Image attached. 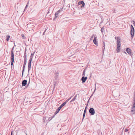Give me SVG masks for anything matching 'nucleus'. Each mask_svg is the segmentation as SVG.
<instances>
[{"label": "nucleus", "instance_id": "nucleus-1", "mask_svg": "<svg viewBox=\"0 0 135 135\" xmlns=\"http://www.w3.org/2000/svg\"><path fill=\"white\" fill-rule=\"evenodd\" d=\"M116 40H117V47L116 50L117 52H119L120 51V47L121 46L120 41L121 39L119 37H115Z\"/></svg>", "mask_w": 135, "mask_h": 135}, {"label": "nucleus", "instance_id": "nucleus-2", "mask_svg": "<svg viewBox=\"0 0 135 135\" xmlns=\"http://www.w3.org/2000/svg\"><path fill=\"white\" fill-rule=\"evenodd\" d=\"M59 75V73L58 72H57L55 74L54 77L55 79V80L54 81L53 84H57V79L58 78Z\"/></svg>", "mask_w": 135, "mask_h": 135}, {"label": "nucleus", "instance_id": "nucleus-3", "mask_svg": "<svg viewBox=\"0 0 135 135\" xmlns=\"http://www.w3.org/2000/svg\"><path fill=\"white\" fill-rule=\"evenodd\" d=\"M65 104H66V102H64L63 103H62L61 105L56 110V111L55 112V114H57V113L59 112V111L61 109V108L63 106H64Z\"/></svg>", "mask_w": 135, "mask_h": 135}, {"label": "nucleus", "instance_id": "nucleus-4", "mask_svg": "<svg viewBox=\"0 0 135 135\" xmlns=\"http://www.w3.org/2000/svg\"><path fill=\"white\" fill-rule=\"evenodd\" d=\"M131 112L133 114L135 113V99L133 101V103L131 108Z\"/></svg>", "mask_w": 135, "mask_h": 135}, {"label": "nucleus", "instance_id": "nucleus-5", "mask_svg": "<svg viewBox=\"0 0 135 135\" xmlns=\"http://www.w3.org/2000/svg\"><path fill=\"white\" fill-rule=\"evenodd\" d=\"M134 30L133 26L132 25H131L130 33L132 37L134 35Z\"/></svg>", "mask_w": 135, "mask_h": 135}, {"label": "nucleus", "instance_id": "nucleus-6", "mask_svg": "<svg viewBox=\"0 0 135 135\" xmlns=\"http://www.w3.org/2000/svg\"><path fill=\"white\" fill-rule=\"evenodd\" d=\"M89 112L91 115H94L95 113V111L93 108H91L89 109Z\"/></svg>", "mask_w": 135, "mask_h": 135}, {"label": "nucleus", "instance_id": "nucleus-7", "mask_svg": "<svg viewBox=\"0 0 135 135\" xmlns=\"http://www.w3.org/2000/svg\"><path fill=\"white\" fill-rule=\"evenodd\" d=\"M89 99L88 100V102H87V105H86V107H85V109H84V113H83V115L82 121L84 119V118L85 117V116L86 110V108H87V106H88V103L89 102Z\"/></svg>", "mask_w": 135, "mask_h": 135}, {"label": "nucleus", "instance_id": "nucleus-8", "mask_svg": "<svg viewBox=\"0 0 135 135\" xmlns=\"http://www.w3.org/2000/svg\"><path fill=\"white\" fill-rule=\"evenodd\" d=\"M78 4L79 5H80V6L81 7H83L85 5V3L84 2L82 1L79 2Z\"/></svg>", "mask_w": 135, "mask_h": 135}, {"label": "nucleus", "instance_id": "nucleus-9", "mask_svg": "<svg viewBox=\"0 0 135 135\" xmlns=\"http://www.w3.org/2000/svg\"><path fill=\"white\" fill-rule=\"evenodd\" d=\"M126 51L128 53V54L130 55H132V53L131 52V50L129 48H127L126 49Z\"/></svg>", "mask_w": 135, "mask_h": 135}, {"label": "nucleus", "instance_id": "nucleus-10", "mask_svg": "<svg viewBox=\"0 0 135 135\" xmlns=\"http://www.w3.org/2000/svg\"><path fill=\"white\" fill-rule=\"evenodd\" d=\"M31 61H32L29 60V61H28V72L30 70V69H31Z\"/></svg>", "mask_w": 135, "mask_h": 135}, {"label": "nucleus", "instance_id": "nucleus-11", "mask_svg": "<svg viewBox=\"0 0 135 135\" xmlns=\"http://www.w3.org/2000/svg\"><path fill=\"white\" fill-rule=\"evenodd\" d=\"M87 79V76H82L81 79V80L82 81V83H83L84 82H85Z\"/></svg>", "mask_w": 135, "mask_h": 135}, {"label": "nucleus", "instance_id": "nucleus-12", "mask_svg": "<svg viewBox=\"0 0 135 135\" xmlns=\"http://www.w3.org/2000/svg\"><path fill=\"white\" fill-rule=\"evenodd\" d=\"M29 85H19L18 86L20 85V86L22 89H25L26 88L28 87Z\"/></svg>", "mask_w": 135, "mask_h": 135}, {"label": "nucleus", "instance_id": "nucleus-13", "mask_svg": "<svg viewBox=\"0 0 135 135\" xmlns=\"http://www.w3.org/2000/svg\"><path fill=\"white\" fill-rule=\"evenodd\" d=\"M33 26V25H32V23H30L27 24V27L28 28H30Z\"/></svg>", "mask_w": 135, "mask_h": 135}, {"label": "nucleus", "instance_id": "nucleus-14", "mask_svg": "<svg viewBox=\"0 0 135 135\" xmlns=\"http://www.w3.org/2000/svg\"><path fill=\"white\" fill-rule=\"evenodd\" d=\"M35 52H34L33 53L31 54V56H30V59H29V60H30L31 61L32 60V58H33V56H34V54Z\"/></svg>", "mask_w": 135, "mask_h": 135}, {"label": "nucleus", "instance_id": "nucleus-15", "mask_svg": "<svg viewBox=\"0 0 135 135\" xmlns=\"http://www.w3.org/2000/svg\"><path fill=\"white\" fill-rule=\"evenodd\" d=\"M13 49L14 47H13L12 49V50L11 51V56H14V54L13 53Z\"/></svg>", "mask_w": 135, "mask_h": 135}, {"label": "nucleus", "instance_id": "nucleus-16", "mask_svg": "<svg viewBox=\"0 0 135 135\" xmlns=\"http://www.w3.org/2000/svg\"><path fill=\"white\" fill-rule=\"evenodd\" d=\"M24 60H27V54L26 49L25 50V51Z\"/></svg>", "mask_w": 135, "mask_h": 135}, {"label": "nucleus", "instance_id": "nucleus-17", "mask_svg": "<svg viewBox=\"0 0 135 135\" xmlns=\"http://www.w3.org/2000/svg\"><path fill=\"white\" fill-rule=\"evenodd\" d=\"M27 81L26 80H23L22 82V84H27Z\"/></svg>", "mask_w": 135, "mask_h": 135}, {"label": "nucleus", "instance_id": "nucleus-18", "mask_svg": "<svg viewBox=\"0 0 135 135\" xmlns=\"http://www.w3.org/2000/svg\"><path fill=\"white\" fill-rule=\"evenodd\" d=\"M93 42L94 44L96 45L97 44V38L95 37H94V38Z\"/></svg>", "mask_w": 135, "mask_h": 135}, {"label": "nucleus", "instance_id": "nucleus-19", "mask_svg": "<svg viewBox=\"0 0 135 135\" xmlns=\"http://www.w3.org/2000/svg\"><path fill=\"white\" fill-rule=\"evenodd\" d=\"M59 13L57 12H56L55 14V17L54 18V20L55 19V18H57V17L58 14Z\"/></svg>", "mask_w": 135, "mask_h": 135}, {"label": "nucleus", "instance_id": "nucleus-20", "mask_svg": "<svg viewBox=\"0 0 135 135\" xmlns=\"http://www.w3.org/2000/svg\"><path fill=\"white\" fill-rule=\"evenodd\" d=\"M10 37V36L9 35H8L6 36V40L7 41H9Z\"/></svg>", "mask_w": 135, "mask_h": 135}, {"label": "nucleus", "instance_id": "nucleus-21", "mask_svg": "<svg viewBox=\"0 0 135 135\" xmlns=\"http://www.w3.org/2000/svg\"><path fill=\"white\" fill-rule=\"evenodd\" d=\"M86 69V68H85L83 72L82 75L83 76H85V70Z\"/></svg>", "mask_w": 135, "mask_h": 135}, {"label": "nucleus", "instance_id": "nucleus-22", "mask_svg": "<svg viewBox=\"0 0 135 135\" xmlns=\"http://www.w3.org/2000/svg\"><path fill=\"white\" fill-rule=\"evenodd\" d=\"M26 65H24V64L23 65V68L22 71V75L23 74V72L24 71Z\"/></svg>", "mask_w": 135, "mask_h": 135}, {"label": "nucleus", "instance_id": "nucleus-23", "mask_svg": "<svg viewBox=\"0 0 135 135\" xmlns=\"http://www.w3.org/2000/svg\"><path fill=\"white\" fill-rule=\"evenodd\" d=\"M73 96H72L70 97L69 98H68V99L66 100L65 102H66V103L68 102L72 98Z\"/></svg>", "mask_w": 135, "mask_h": 135}, {"label": "nucleus", "instance_id": "nucleus-24", "mask_svg": "<svg viewBox=\"0 0 135 135\" xmlns=\"http://www.w3.org/2000/svg\"><path fill=\"white\" fill-rule=\"evenodd\" d=\"M76 96H75L74 98H73L72 100L70 101V102H72L73 101H74L75 100V99H76Z\"/></svg>", "mask_w": 135, "mask_h": 135}, {"label": "nucleus", "instance_id": "nucleus-25", "mask_svg": "<svg viewBox=\"0 0 135 135\" xmlns=\"http://www.w3.org/2000/svg\"><path fill=\"white\" fill-rule=\"evenodd\" d=\"M11 61H14V56L11 57Z\"/></svg>", "mask_w": 135, "mask_h": 135}, {"label": "nucleus", "instance_id": "nucleus-26", "mask_svg": "<svg viewBox=\"0 0 135 135\" xmlns=\"http://www.w3.org/2000/svg\"><path fill=\"white\" fill-rule=\"evenodd\" d=\"M103 44L104 45L103 47H104V48L103 49V54L104 53V49H105V42H103Z\"/></svg>", "mask_w": 135, "mask_h": 135}, {"label": "nucleus", "instance_id": "nucleus-27", "mask_svg": "<svg viewBox=\"0 0 135 135\" xmlns=\"http://www.w3.org/2000/svg\"><path fill=\"white\" fill-rule=\"evenodd\" d=\"M104 30V27H102L101 28V31L102 33H103V32Z\"/></svg>", "mask_w": 135, "mask_h": 135}, {"label": "nucleus", "instance_id": "nucleus-28", "mask_svg": "<svg viewBox=\"0 0 135 135\" xmlns=\"http://www.w3.org/2000/svg\"><path fill=\"white\" fill-rule=\"evenodd\" d=\"M27 63V60H24V65H26Z\"/></svg>", "mask_w": 135, "mask_h": 135}, {"label": "nucleus", "instance_id": "nucleus-29", "mask_svg": "<svg viewBox=\"0 0 135 135\" xmlns=\"http://www.w3.org/2000/svg\"><path fill=\"white\" fill-rule=\"evenodd\" d=\"M28 3H27V5H26V7H25V9L24 11L27 8V7H28Z\"/></svg>", "mask_w": 135, "mask_h": 135}, {"label": "nucleus", "instance_id": "nucleus-30", "mask_svg": "<svg viewBox=\"0 0 135 135\" xmlns=\"http://www.w3.org/2000/svg\"><path fill=\"white\" fill-rule=\"evenodd\" d=\"M11 61V66H12V65L13 64V62H14V61Z\"/></svg>", "mask_w": 135, "mask_h": 135}, {"label": "nucleus", "instance_id": "nucleus-31", "mask_svg": "<svg viewBox=\"0 0 135 135\" xmlns=\"http://www.w3.org/2000/svg\"><path fill=\"white\" fill-rule=\"evenodd\" d=\"M62 11V10H59L57 11V12L59 13L60 12H61Z\"/></svg>", "mask_w": 135, "mask_h": 135}, {"label": "nucleus", "instance_id": "nucleus-32", "mask_svg": "<svg viewBox=\"0 0 135 135\" xmlns=\"http://www.w3.org/2000/svg\"><path fill=\"white\" fill-rule=\"evenodd\" d=\"M52 117H50L49 119H48V120L49 121H50V120H51L52 119Z\"/></svg>", "mask_w": 135, "mask_h": 135}, {"label": "nucleus", "instance_id": "nucleus-33", "mask_svg": "<svg viewBox=\"0 0 135 135\" xmlns=\"http://www.w3.org/2000/svg\"><path fill=\"white\" fill-rule=\"evenodd\" d=\"M128 130L126 128L125 130V132H127L128 131Z\"/></svg>", "mask_w": 135, "mask_h": 135}, {"label": "nucleus", "instance_id": "nucleus-34", "mask_svg": "<svg viewBox=\"0 0 135 135\" xmlns=\"http://www.w3.org/2000/svg\"><path fill=\"white\" fill-rule=\"evenodd\" d=\"M94 35H93L91 36V38L90 39V40H92L93 38Z\"/></svg>", "mask_w": 135, "mask_h": 135}, {"label": "nucleus", "instance_id": "nucleus-35", "mask_svg": "<svg viewBox=\"0 0 135 135\" xmlns=\"http://www.w3.org/2000/svg\"><path fill=\"white\" fill-rule=\"evenodd\" d=\"M46 30H47V29H46L43 32V35H44V33H45V32L46 31Z\"/></svg>", "mask_w": 135, "mask_h": 135}, {"label": "nucleus", "instance_id": "nucleus-36", "mask_svg": "<svg viewBox=\"0 0 135 135\" xmlns=\"http://www.w3.org/2000/svg\"><path fill=\"white\" fill-rule=\"evenodd\" d=\"M46 117H44L43 118V119H44V120L45 121V119H46ZM45 121H44V122Z\"/></svg>", "mask_w": 135, "mask_h": 135}, {"label": "nucleus", "instance_id": "nucleus-37", "mask_svg": "<svg viewBox=\"0 0 135 135\" xmlns=\"http://www.w3.org/2000/svg\"><path fill=\"white\" fill-rule=\"evenodd\" d=\"M133 22H134L133 24L134 25V26H135V22L133 21Z\"/></svg>", "mask_w": 135, "mask_h": 135}, {"label": "nucleus", "instance_id": "nucleus-38", "mask_svg": "<svg viewBox=\"0 0 135 135\" xmlns=\"http://www.w3.org/2000/svg\"><path fill=\"white\" fill-rule=\"evenodd\" d=\"M48 10H49V11H48V12H47V14H48L49 13V12L50 10H49V9H48Z\"/></svg>", "mask_w": 135, "mask_h": 135}, {"label": "nucleus", "instance_id": "nucleus-39", "mask_svg": "<svg viewBox=\"0 0 135 135\" xmlns=\"http://www.w3.org/2000/svg\"><path fill=\"white\" fill-rule=\"evenodd\" d=\"M30 80L28 82L27 84H30Z\"/></svg>", "mask_w": 135, "mask_h": 135}, {"label": "nucleus", "instance_id": "nucleus-40", "mask_svg": "<svg viewBox=\"0 0 135 135\" xmlns=\"http://www.w3.org/2000/svg\"><path fill=\"white\" fill-rule=\"evenodd\" d=\"M11 135H12V131Z\"/></svg>", "mask_w": 135, "mask_h": 135}, {"label": "nucleus", "instance_id": "nucleus-41", "mask_svg": "<svg viewBox=\"0 0 135 135\" xmlns=\"http://www.w3.org/2000/svg\"><path fill=\"white\" fill-rule=\"evenodd\" d=\"M32 30H33V29H31L30 30H29V31H32Z\"/></svg>", "mask_w": 135, "mask_h": 135}, {"label": "nucleus", "instance_id": "nucleus-42", "mask_svg": "<svg viewBox=\"0 0 135 135\" xmlns=\"http://www.w3.org/2000/svg\"><path fill=\"white\" fill-rule=\"evenodd\" d=\"M124 53L126 54H127L126 53V52H124Z\"/></svg>", "mask_w": 135, "mask_h": 135}, {"label": "nucleus", "instance_id": "nucleus-43", "mask_svg": "<svg viewBox=\"0 0 135 135\" xmlns=\"http://www.w3.org/2000/svg\"><path fill=\"white\" fill-rule=\"evenodd\" d=\"M93 94L91 95V96H90V97L92 96V95H93Z\"/></svg>", "mask_w": 135, "mask_h": 135}, {"label": "nucleus", "instance_id": "nucleus-44", "mask_svg": "<svg viewBox=\"0 0 135 135\" xmlns=\"http://www.w3.org/2000/svg\"><path fill=\"white\" fill-rule=\"evenodd\" d=\"M55 87V86H54V89Z\"/></svg>", "mask_w": 135, "mask_h": 135}, {"label": "nucleus", "instance_id": "nucleus-45", "mask_svg": "<svg viewBox=\"0 0 135 135\" xmlns=\"http://www.w3.org/2000/svg\"><path fill=\"white\" fill-rule=\"evenodd\" d=\"M95 89H96V88L94 90V93H94V92H95Z\"/></svg>", "mask_w": 135, "mask_h": 135}, {"label": "nucleus", "instance_id": "nucleus-46", "mask_svg": "<svg viewBox=\"0 0 135 135\" xmlns=\"http://www.w3.org/2000/svg\"><path fill=\"white\" fill-rule=\"evenodd\" d=\"M134 96H135V93H134Z\"/></svg>", "mask_w": 135, "mask_h": 135}]
</instances>
